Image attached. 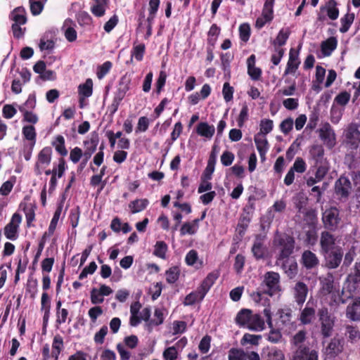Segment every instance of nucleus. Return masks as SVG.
Wrapping results in <instances>:
<instances>
[{
	"label": "nucleus",
	"instance_id": "1",
	"mask_svg": "<svg viewBox=\"0 0 360 360\" xmlns=\"http://www.w3.org/2000/svg\"><path fill=\"white\" fill-rule=\"evenodd\" d=\"M236 323L240 327L247 328L251 330H262L264 328V321L259 314H253L248 309L238 311L235 319Z\"/></svg>",
	"mask_w": 360,
	"mask_h": 360
},
{
	"label": "nucleus",
	"instance_id": "2",
	"mask_svg": "<svg viewBox=\"0 0 360 360\" xmlns=\"http://www.w3.org/2000/svg\"><path fill=\"white\" fill-rule=\"evenodd\" d=\"M274 245L278 250L277 260L288 259L294 252L295 240L289 234L277 232L274 237Z\"/></svg>",
	"mask_w": 360,
	"mask_h": 360
},
{
	"label": "nucleus",
	"instance_id": "3",
	"mask_svg": "<svg viewBox=\"0 0 360 360\" xmlns=\"http://www.w3.org/2000/svg\"><path fill=\"white\" fill-rule=\"evenodd\" d=\"M279 281L280 276L278 273L274 271L267 272L262 284V288L257 292V296L260 298L262 294H267L270 296L276 295L281 290Z\"/></svg>",
	"mask_w": 360,
	"mask_h": 360
},
{
	"label": "nucleus",
	"instance_id": "4",
	"mask_svg": "<svg viewBox=\"0 0 360 360\" xmlns=\"http://www.w3.org/2000/svg\"><path fill=\"white\" fill-rule=\"evenodd\" d=\"M318 316L321 323V333L323 338H329L332 335L335 325V316L328 311L327 307H322L318 311Z\"/></svg>",
	"mask_w": 360,
	"mask_h": 360
},
{
	"label": "nucleus",
	"instance_id": "5",
	"mask_svg": "<svg viewBox=\"0 0 360 360\" xmlns=\"http://www.w3.org/2000/svg\"><path fill=\"white\" fill-rule=\"evenodd\" d=\"M98 142V134L96 131L91 133L89 140L84 141L85 150L83 152L82 160L78 166L77 171L82 172L85 168L87 162L96 152Z\"/></svg>",
	"mask_w": 360,
	"mask_h": 360
},
{
	"label": "nucleus",
	"instance_id": "6",
	"mask_svg": "<svg viewBox=\"0 0 360 360\" xmlns=\"http://www.w3.org/2000/svg\"><path fill=\"white\" fill-rule=\"evenodd\" d=\"M322 221L324 228L330 231L338 229L341 222L340 210L336 207H330L322 213Z\"/></svg>",
	"mask_w": 360,
	"mask_h": 360
},
{
	"label": "nucleus",
	"instance_id": "7",
	"mask_svg": "<svg viewBox=\"0 0 360 360\" xmlns=\"http://www.w3.org/2000/svg\"><path fill=\"white\" fill-rule=\"evenodd\" d=\"M345 145L349 150H356L360 145V131L358 125L350 123L345 130Z\"/></svg>",
	"mask_w": 360,
	"mask_h": 360
},
{
	"label": "nucleus",
	"instance_id": "8",
	"mask_svg": "<svg viewBox=\"0 0 360 360\" xmlns=\"http://www.w3.org/2000/svg\"><path fill=\"white\" fill-rule=\"evenodd\" d=\"M319 138L328 149L333 148L336 145V134L328 122H326L319 129Z\"/></svg>",
	"mask_w": 360,
	"mask_h": 360
},
{
	"label": "nucleus",
	"instance_id": "9",
	"mask_svg": "<svg viewBox=\"0 0 360 360\" xmlns=\"http://www.w3.org/2000/svg\"><path fill=\"white\" fill-rule=\"evenodd\" d=\"M22 221V216L18 213H14L11 221L4 227V235L7 239L15 240L18 237L19 226Z\"/></svg>",
	"mask_w": 360,
	"mask_h": 360
},
{
	"label": "nucleus",
	"instance_id": "10",
	"mask_svg": "<svg viewBox=\"0 0 360 360\" xmlns=\"http://www.w3.org/2000/svg\"><path fill=\"white\" fill-rule=\"evenodd\" d=\"M53 150L50 146L43 148L37 155V160L34 165V173L37 176L41 174V166H48L52 158Z\"/></svg>",
	"mask_w": 360,
	"mask_h": 360
},
{
	"label": "nucleus",
	"instance_id": "11",
	"mask_svg": "<svg viewBox=\"0 0 360 360\" xmlns=\"http://www.w3.org/2000/svg\"><path fill=\"white\" fill-rule=\"evenodd\" d=\"M320 292L326 296L331 294L332 296L339 297V290L336 289L334 283V276L332 273H328L325 276L320 278Z\"/></svg>",
	"mask_w": 360,
	"mask_h": 360
},
{
	"label": "nucleus",
	"instance_id": "12",
	"mask_svg": "<svg viewBox=\"0 0 360 360\" xmlns=\"http://www.w3.org/2000/svg\"><path fill=\"white\" fill-rule=\"evenodd\" d=\"M324 256L326 266L328 269L338 268L343 257V251L341 248L333 249L327 253H322Z\"/></svg>",
	"mask_w": 360,
	"mask_h": 360
},
{
	"label": "nucleus",
	"instance_id": "13",
	"mask_svg": "<svg viewBox=\"0 0 360 360\" xmlns=\"http://www.w3.org/2000/svg\"><path fill=\"white\" fill-rule=\"evenodd\" d=\"M352 191V184L348 177L340 176L335 183V193L341 198H347Z\"/></svg>",
	"mask_w": 360,
	"mask_h": 360
},
{
	"label": "nucleus",
	"instance_id": "14",
	"mask_svg": "<svg viewBox=\"0 0 360 360\" xmlns=\"http://www.w3.org/2000/svg\"><path fill=\"white\" fill-rule=\"evenodd\" d=\"M292 360H319V354L308 346L300 345L294 352Z\"/></svg>",
	"mask_w": 360,
	"mask_h": 360
},
{
	"label": "nucleus",
	"instance_id": "15",
	"mask_svg": "<svg viewBox=\"0 0 360 360\" xmlns=\"http://www.w3.org/2000/svg\"><path fill=\"white\" fill-rule=\"evenodd\" d=\"M300 263L307 270H311L319 266V259L315 253L307 250L302 254Z\"/></svg>",
	"mask_w": 360,
	"mask_h": 360
},
{
	"label": "nucleus",
	"instance_id": "16",
	"mask_svg": "<svg viewBox=\"0 0 360 360\" xmlns=\"http://www.w3.org/2000/svg\"><path fill=\"white\" fill-rule=\"evenodd\" d=\"M293 297L298 306L305 302L309 292L308 286L302 281H298L292 288Z\"/></svg>",
	"mask_w": 360,
	"mask_h": 360
},
{
	"label": "nucleus",
	"instance_id": "17",
	"mask_svg": "<svg viewBox=\"0 0 360 360\" xmlns=\"http://www.w3.org/2000/svg\"><path fill=\"white\" fill-rule=\"evenodd\" d=\"M316 309L314 308V303L311 300H309L305 307L301 311L300 315V321L304 325H308L312 323L315 319Z\"/></svg>",
	"mask_w": 360,
	"mask_h": 360
},
{
	"label": "nucleus",
	"instance_id": "18",
	"mask_svg": "<svg viewBox=\"0 0 360 360\" xmlns=\"http://www.w3.org/2000/svg\"><path fill=\"white\" fill-rule=\"evenodd\" d=\"M335 238L334 236L327 231L321 234L320 246L321 253H327L328 251L340 247H335Z\"/></svg>",
	"mask_w": 360,
	"mask_h": 360
},
{
	"label": "nucleus",
	"instance_id": "19",
	"mask_svg": "<svg viewBox=\"0 0 360 360\" xmlns=\"http://www.w3.org/2000/svg\"><path fill=\"white\" fill-rule=\"evenodd\" d=\"M264 315L266 318V323L271 330L268 335V340L273 342L277 343L282 338V334L278 329H274L273 328V323L271 320V313L269 308H265L263 311Z\"/></svg>",
	"mask_w": 360,
	"mask_h": 360
},
{
	"label": "nucleus",
	"instance_id": "20",
	"mask_svg": "<svg viewBox=\"0 0 360 360\" xmlns=\"http://www.w3.org/2000/svg\"><path fill=\"white\" fill-rule=\"evenodd\" d=\"M131 79L127 75L121 77L117 89L115 92L114 97L117 100L122 101L126 96L127 92L130 89Z\"/></svg>",
	"mask_w": 360,
	"mask_h": 360
},
{
	"label": "nucleus",
	"instance_id": "21",
	"mask_svg": "<svg viewBox=\"0 0 360 360\" xmlns=\"http://www.w3.org/2000/svg\"><path fill=\"white\" fill-rule=\"evenodd\" d=\"M299 52L295 51L294 49H291L289 53V58L284 72V75L294 74L297 70L300 61L299 60Z\"/></svg>",
	"mask_w": 360,
	"mask_h": 360
},
{
	"label": "nucleus",
	"instance_id": "22",
	"mask_svg": "<svg viewBox=\"0 0 360 360\" xmlns=\"http://www.w3.org/2000/svg\"><path fill=\"white\" fill-rule=\"evenodd\" d=\"M346 316L354 321H360V297H356L347 305Z\"/></svg>",
	"mask_w": 360,
	"mask_h": 360
},
{
	"label": "nucleus",
	"instance_id": "23",
	"mask_svg": "<svg viewBox=\"0 0 360 360\" xmlns=\"http://www.w3.org/2000/svg\"><path fill=\"white\" fill-rule=\"evenodd\" d=\"M282 269L289 278H293L298 273V265L295 259H281Z\"/></svg>",
	"mask_w": 360,
	"mask_h": 360
},
{
	"label": "nucleus",
	"instance_id": "24",
	"mask_svg": "<svg viewBox=\"0 0 360 360\" xmlns=\"http://www.w3.org/2000/svg\"><path fill=\"white\" fill-rule=\"evenodd\" d=\"M251 251L254 257L257 260L265 257L267 253V248L264 244L259 236H257L251 248Z\"/></svg>",
	"mask_w": 360,
	"mask_h": 360
},
{
	"label": "nucleus",
	"instance_id": "25",
	"mask_svg": "<svg viewBox=\"0 0 360 360\" xmlns=\"http://www.w3.org/2000/svg\"><path fill=\"white\" fill-rule=\"evenodd\" d=\"M338 39L335 37L330 36L321 44V51L323 56L328 57L337 49Z\"/></svg>",
	"mask_w": 360,
	"mask_h": 360
},
{
	"label": "nucleus",
	"instance_id": "26",
	"mask_svg": "<svg viewBox=\"0 0 360 360\" xmlns=\"http://www.w3.org/2000/svg\"><path fill=\"white\" fill-rule=\"evenodd\" d=\"M218 277L219 274L217 272L214 271L210 272L207 275V276L203 279L200 285L198 287V288L202 292V295H207L210 288L216 282Z\"/></svg>",
	"mask_w": 360,
	"mask_h": 360
},
{
	"label": "nucleus",
	"instance_id": "27",
	"mask_svg": "<svg viewBox=\"0 0 360 360\" xmlns=\"http://www.w3.org/2000/svg\"><path fill=\"white\" fill-rule=\"evenodd\" d=\"M343 340L336 337L331 339L326 347L327 355L334 357L343 350Z\"/></svg>",
	"mask_w": 360,
	"mask_h": 360
},
{
	"label": "nucleus",
	"instance_id": "28",
	"mask_svg": "<svg viewBox=\"0 0 360 360\" xmlns=\"http://www.w3.org/2000/svg\"><path fill=\"white\" fill-rule=\"evenodd\" d=\"M309 153L316 165L327 162L326 159L324 158L325 151L322 145L314 144L311 146Z\"/></svg>",
	"mask_w": 360,
	"mask_h": 360
},
{
	"label": "nucleus",
	"instance_id": "29",
	"mask_svg": "<svg viewBox=\"0 0 360 360\" xmlns=\"http://www.w3.org/2000/svg\"><path fill=\"white\" fill-rule=\"evenodd\" d=\"M56 38L54 34L51 32H45L40 39L39 44L41 51L53 50L55 47Z\"/></svg>",
	"mask_w": 360,
	"mask_h": 360
},
{
	"label": "nucleus",
	"instance_id": "30",
	"mask_svg": "<svg viewBox=\"0 0 360 360\" xmlns=\"http://www.w3.org/2000/svg\"><path fill=\"white\" fill-rule=\"evenodd\" d=\"M254 141L262 158H265V155L269 149V143L265 136L257 134L254 137Z\"/></svg>",
	"mask_w": 360,
	"mask_h": 360
},
{
	"label": "nucleus",
	"instance_id": "31",
	"mask_svg": "<svg viewBox=\"0 0 360 360\" xmlns=\"http://www.w3.org/2000/svg\"><path fill=\"white\" fill-rule=\"evenodd\" d=\"M338 3L335 0H329L326 6H321L320 8L321 11L326 10L327 13L328 17L332 20H335L339 17V8L337 7Z\"/></svg>",
	"mask_w": 360,
	"mask_h": 360
},
{
	"label": "nucleus",
	"instance_id": "32",
	"mask_svg": "<svg viewBox=\"0 0 360 360\" xmlns=\"http://www.w3.org/2000/svg\"><path fill=\"white\" fill-rule=\"evenodd\" d=\"M196 132L198 135L210 139L214 134L215 128L213 125H209L207 122H201L197 125Z\"/></svg>",
	"mask_w": 360,
	"mask_h": 360
},
{
	"label": "nucleus",
	"instance_id": "33",
	"mask_svg": "<svg viewBox=\"0 0 360 360\" xmlns=\"http://www.w3.org/2000/svg\"><path fill=\"white\" fill-rule=\"evenodd\" d=\"M11 19L13 24L25 25L27 22L26 12L22 6L15 8L11 14Z\"/></svg>",
	"mask_w": 360,
	"mask_h": 360
},
{
	"label": "nucleus",
	"instance_id": "34",
	"mask_svg": "<svg viewBox=\"0 0 360 360\" xmlns=\"http://www.w3.org/2000/svg\"><path fill=\"white\" fill-rule=\"evenodd\" d=\"M149 205V200L147 198L136 199L129 204V208L131 214L140 212L146 209Z\"/></svg>",
	"mask_w": 360,
	"mask_h": 360
},
{
	"label": "nucleus",
	"instance_id": "35",
	"mask_svg": "<svg viewBox=\"0 0 360 360\" xmlns=\"http://www.w3.org/2000/svg\"><path fill=\"white\" fill-rule=\"evenodd\" d=\"M51 144L61 158H64L68 155V151L65 147V141L62 135H57Z\"/></svg>",
	"mask_w": 360,
	"mask_h": 360
},
{
	"label": "nucleus",
	"instance_id": "36",
	"mask_svg": "<svg viewBox=\"0 0 360 360\" xmlns=\"http://www.w3.org/2000/svg\"><path fill=\"white\" fill-rule=\"evenodd\" d=\"M205 297V295H202V292L197 288L195 290L186 296L183 303L185 306L193 305L197 302H201Z\"/></svg>",
	"mask_w": 360,
	"mask_h": 360
},
{
	"label": "nucleus",
	"instance_id": "37",
	"mask_svg": "<svg viewBox=\"0 0 360 360\" xmlns=\"http://www.w3.org/2000/svg\"><path fill=\"white\" fill-rule=\"evenodd\" d=\"M23 138L30 141L29 144L34 146L37 141V132L35 127L31 125H25L22 129Z\"/></svg>",
	"mask_w": 360,
	"mask_h": 360
},
{
	"label": "nucleus",
	"instance_id": "38",
	"mask_svg": "<svg viewBox=\"0 0 360 360\" xmlns=\"http://www.w3.org/2000/svg\"><path fill=\"white\" fill-rule=\"evenodd\" d=\"M354 18L355 15L354 13H347L342 17L340 18L341 27H340V32L341 33L347 32L354 22Z\"/></svg>",
	"mask_w": 360,
	"mask_h": 360
},
{
	"label": "nucleus",
	"instance_id": "39",
	"mask_svg": "<svg viewBox=\"0 0 360 360\" xmlns=\"http://www.w3.org/2000/svg\"><path fill=\"white\" fill-rule=\"evenodd\" d=\"M292 309L290 308H285L279 309L278 314L279 315L278 321L281 323V326H286L290 325L292 323Z\"/></svg>",
	"mask_w": 360,
	"mask_h": 360
},
{
	"label": "nucleus",
	"instance_id": "40",
	"mask_svg": "<svg viewBox=\"0 0 360 360\" xmlns=\"http://www.w3.org/2000/svg\"><path fill=\"white\" fill-rule=\"evenodd\" d=\"M78 92L79 96L89 98L93 94V82L91 79H87L84 84L78 86Z\"/></svg>",
	"mask_w": 360,
	"mask_h": 360
},
{
	"label": "nucleus",
	"instance_id": "41",
	"mask_svg": "<svg viewBox=\"0 0 360 360\" xmlns=\"http://www.w3.org/2000/svg\"><path fill=\"white\" fill-rule=\"evenodd\" d=\"M63 349V339L60 335L54 336L52 343V356L58 360V356Z\"/></svg>",
	"mask_w": 360,
	"mask_h": 360
},
{
	"label": "nucleus",
	"instance_id": "42",
	"mask_svg": "<svg viewBox=\"0 0 360 360\" xmlns=\"http://www.w3.org/2000/svg\"><path fill=\"white\" fill-rule=\"evenodd\" d=\"M180 269L177 266H174L167 269L165 272L166 281L169 284H173L177 281L180 276Z\"/></svg>",
	"mask_w": 360,
	"mask_h": 360
},
{
	"label": "nucleus",
	"instance_id": "43",
	"mask_svg": "<svg viewBox=\"0 0 360 360\" xmlns=\"http://www.w3.org/2000/svg\"><path fill=\"white\" fill-rule=\"evenodd\" d=\"M19 110L22 113L23 122L31 123L32 125L38 122V116L31 110H27L24 107H19Z\"/></svg>",
	"mask_w": 360,
	"mask_h": 360
},
{
	"label": "nucleus",
	"instance_id": "44",
	"mask_svg": "<svg viewBox=\"0 0 360 360\" xmlns=\"http://www.w3.org/2000/svg\"><path fill=\"white\" fill-rule=\"evenodd\" d=\"M275 0H266L262 9V15L269 20L274 18V4Z\"/></svg>",
	"mask_w": 360,
	"mask_h": 360
},
{
	"label": "nucleus",
	"instance_id": "45",
	"mask_svg": "<svg viewBox=\"0 0 360 360\" xmlns=\"http://www.w3.org/2000/svg\"><path fill=\"white\" fill-rule=\"evenodd\" d=\"M168 246L164 241H157L155 245L153 254L161 259H165L166 252H167Z\"/></svg>",
	"mask_w": 360,
	"mask_h": 360
},
{
	"label": "nucleus",
	"instance_id": "46",
	"mask_svg": "<svg viewBox=\"0 0 360 360\" xmlns=\"http://www.w3.org/2000/svg\"><path fill=\"white\" fill-rule=\"evenodd\" d=\"M262 339V336L260 335H252L250 333H245L243 336L240 344L242 345H246L247 344H250L252 345H258L259 341Z\"/></svg>",
	"mask_w": 360,
	"mask_h": 360
},
{
	"label": "nucleus",
	"instance_id": "47",
	"mask_svg": "<svg viewBox=\"0 0 360 360\" xmlns=\"http://www.w3.org/2000/svg\"><path fill=\"white\" fill-rule=\"evenodd\" d=\"M146 52V46L144 44H139L134 46L131 50V57H134L135 59L140 62L143 60L144 54Z\"/></svg>",
	"mask_w": 360,
	"mask_h": 360
},
{
	"label": "nucleus",
	"instance_id": "48",
	"mask_svg": "<svg viewBox=\"0 0 360 360\" xmlns=\"http://www.w3.org/2000/svg\"><path fill=\"white\" fill-rule=\"evenodd\" d=\"M260 127V134L262 136H266L269 133H270L274 127L273 120L270 119H264L260 121L259 124Z\"/></svg>",
	"mask_w": 360,
	"mask_h": 360
},
{
	"label": "nucleus",
	"instance_id": "49",
	"mask_svg": "<svg viewBox=\"0 0 360 360\" xmlns=\"http://www.w3.org/2000/svg\"><path fill=\"white\" fill-rule=\"evenodd\" d=\"M229 360H246L247 355L241 349L231 348L229 351Z\"/></svg>",
	"mask_w": 360,
	"mask_h": 360
},
{
	"label": "nucleus",
	"instance_id": "50",
	"mask_svg": "<svg viewBox=\"0 0 360 360\" xmlns=\"http://www.w3.org/2000/svg\"><path fill=\"white\" fill-rule=\"evenodd\" d=\"M290 31L283 29L281 30L277 34L276 39L272 41V44H278L279 46H284L290 36Z\"/></svg>",
	"mask_w": 360,
	"mask_h": 360
},
{
	"label": "nucleus",
	"instance_id": "51",
	"mask_svg": "<svg viewBox=\"0 0 360 360\" xmlns=\"http://www.w3.org/2000/svg\"><path fill=\"white\" fill-rule=\"evenodd\" d=\"M345 335L351 342H355L360 339V332L356 326H347Z\"/></svg>",
	"mask_w": 360,
	"mask_h": 360
},
{
	"label": "nucleus",
	"instance_id": "52",
	"mask_svg": "<svg viewBox=\"0 0 360 360\" xmlns=\"http://www.w3.org/2000/svg\"><path fill=\"white\" fill-rule=\"evenodd\" d=\"M112 63L110 61H105L97 68L96 75L99 79H103L112 68Z\"/></svg>",
	"mask_w": 360,
	"mask_h": 360
},
{
	"label": "nucleus",
	"instance_id": "53",
	"mask_svg": "<svg viewBox=\"0 0 360 360\" xmlns=\"http://www.w3.org/2000/svg\"><path fill=\"white\" fill-rule=\"evenodd\" d=\"M248 106L244 103L242 105L238 117L237 118V124L239 127H243L245 122L248 120Z\"/></svg>",
	"mask_w": 360,
	"mask_h": 360
},
{
	"label": "nucleus",
	"instance_id": "54",
	"mask_svg": "<svg viewBox=\"0 0 360 360\" xmlns=\"http://www.w3.org/2000/svg\"><path fill=\"white\" fill-rule=\"evenodd\" d=\"M316 166L317 168L315 172V176L316 177L318 181H321L325 177V176L327 174L328 172V164L327 162L316 165Z\"/></svg>",
	"mask_w": 360,
	"mask_h": 360
},
{
	"label": "nucleus",
	"instance_id": "55",
	"mask_svg": "<svg viewBox=\"0 0 360 360\" xmlns=\"http://www.w3.org/2000/svg\"><path fill=\"white\" fill-rule=\"evenodd\" d=\"M164 322V314L162 309L156 308L154 311V319L148 323V326H160Z\"/></svg>",
	"mask_w": 360,
	"mask_h": 360
},
{
	"label": "nucleus",
	"instance_id": "56",
	"mask_svg": "<svg viewBox=\"0 0 360 360\" xmlns=\"http://www.w3.org/2000/svg\"><path fill=\"white\" fill-rule=\"evenodd\" d=\"M347 281L354 284L360 283V262H356L354 267V271L347 277Z\"/></svg>",
	"mask_w": 360,
	"mask_h": 360
},
{
	"label": "nucleus",
	"instance_id": "57",
	"mask_svg": "<svg viewBox=\"0 0 360 360\" xmlns=\"http://www.w3.org/2000/svg\"><path fill=\"white\" fill-rule=\"evenodd\" d=\"M30 11L33 15H39L44 9V2L42 1L30 0Z\"/></svg>",
	"mask_w": 360,
	"mask_h": 360
},
{
	"label": "nucleus",
	"instance_id": "58",
	"mask_svg": "<svg viewBox=\"0 0 360 360\" xmlns=\"http://www.w3.org/2000/svg\"><path fill=\"white\" fill-rule=\"evenodd\" d=\"M150 124L149 119L146 116H142L139 118L137 126L135 131L136 134L140 132H145L148 130Z\"/></svg>",
	"mask_w": 360,
	"mask_h": 360
},
{
	"label": "nucleus",
	"instance_id": "59",
	"mask_svg": "<svg viewBox=\"0 0 360 360\" xmlns=\"http://www.w3.org/2000/svg\"><path fill=\"white\" fill-rule=\"evenodd\" d=\"M167 77V75L165 71L161 70L160 72L158 78L155 83V91L158 94L162 91L163 87L165 86Z\"/></svg>",
	"mask_w": 360,
	"mask_h": 360
},
{
	"label": "nucleus",
	"instance_id": "60",
	"mask_svg": "<svg viewBox=\"0 0 360 360\" xmlns=\"http://www.w3.org/2000/svg\"><path fill=\"white\" fill-rule=\"evenodd\" d=\"M239 34L240 39L247 42L250 37V27L248 23H243L239 27Z\"/></svg>",
	"mask_w": 360,
	"mask_h": 360
},
{
	"label": "nucleus",
	"instance_id": "61",
	"mask_svg": "<svg viewBox=\"0 0 360 360\" xmlns=\"http://www.w3.org/2000/svg\"><path fill=\"white\" fill-rule=\"evenodd\" d=\"M108 331V329L107 326H103L94 335V340L95 343L102 345L104 342L105 337L106 336Z\"/></svg>",
	"mask_w": 360,
	"mask_h": 360
},
{
	"label": "nucleus",
	"instance_id": "62",
	"mask_svg": "<svg viewBox=\"0 0 360 360\" xmlns=\"http://www.w3.org/2000/svg\"><path fill=\"white\" fill-rule=\"evenodd\" d=\"M76 17L78 23L81 25H90L91 22L92 18L86 11H79Z\"/></svg>",
	"mask_w": 360,
	"mask_h": 360
},
{
	"label": "nucleus",
	"instance_id": "63",
	"mask_svg": "<svg viewBox=\"0 0 360 360\" xmlns=\"http://www.w3.org/2000/svg\"><path fill=\"white\" fill-rule=\"evenodd\" d=\"M211 337L209 335L204 336L198 345V349L202 354H206L208 352L210 348Z\"/></svg>",
	"mask_w": 360,
	"mask_h": 360
},
{
	"label": "nucleus",
	"instance_id": "64",
	"mask_svg": "<svg viewBox=\"0 0 360 360\" xmlns=\"http://www.w3.org/2000/svg\"><path fill=\"white\" fill-rule=\"evenodd\" d=\"M285 356L281 349L271 348L267 354V360H284Z\"/></svg>",
	"mask_w": 360,
	"mask_h": 360
}]
</instances>
